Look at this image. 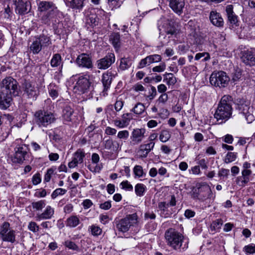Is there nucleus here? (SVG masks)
<instances>
[{"instance_id": "obj_1", "label": "nucleus", "mask_w": 255, "mask_h": 255, "mask_svg": "<svg viewBox=\"0 0 255 255\" xmlns=\"http://www.w3.org/2000/svg\"><path fill=\"white\" fill-rule=\"evenodd\" d=\"M231 103L232 97L230 96L224 95L221 98L214 115L219 124L226 122L231 118L232 114Z\"/></svg>"}, {"instance_id": "obj_2", "label": "nucleus", "mask_w": 255, "mask_h": 255, "mask_svg": "<svg viewBox=\"0 0 255 255\" xmlns=\"http://www.w3.org/2000/svg\"><path fill=\"white\" fill-rule=\"evenodd\" d=\"M167 245L174 250H180L184 242V236L173 228L167 230L164 234Z\"/></svg>"}, {"instance_id": "obj_3", "label": "nucleus", "mask_w": 255, "mask_h": 255, "mask_svg": "<svg viewBox=\"0 0 255 255\" xmlns=\"http://www.w3.org/2000/svg\"><path fill=\"white\" fill-rule=\"evenodd\" d=\"M34 119L36 125L40 128H46L56 121L55 115L47 111L39 110L34 115Z\"/></svg>"}, {"instance_id": "obj_4", "label": "nucleus", "mask_w": 255, "mask_h": 255, "mask_svg": "<svg viewBox=\"0 0 255 255\" xmlns=\"http://www.w3.org/2000/svg\"><path fill=\"white\" fill-rule=\"evenodd\" d=\"M236 102V108L239 114L244 116L248 123H252L255 120V117L252 113L253 109L250 106V102L243 98H238Z\"/></svg>"}, {"instance_id": "obj_5", "label": "nucleus", "mask_w": 255, "mask_h": 255, "mask_svg": "<svg viewBox=\"0 0 255 255\" xmlns=\"http://www.w3.org/2000/svg\"><path fill=\"white\" fill-rule=\"evenodd\" d=\"M38 9L41 12H46L45 15L42 16L41 19L44 23H47L50 18L52 17L53 15L59 12L56 5L52 1H41L38 5Z\"/></svg>"}, {"instance_id": "obj_6", "label": "nucleus", "mask_w": 255, "mask_h": 255, "mask_svg": "<svg viewBox=\"0 0 255 255\" xmlns=\"http://www.w3.org/2000/svg\"><path fill=\"white\" fill-rule=\"evenodd\" d=\"M230 78L226 72L220 71L213 72L210 78V83L216 87L224 88L228 86Z\"/></svg>"}, {"instance_id": "obj_7", "label": "nucleus", "mask_w": 255, "mask_h": 255, "mask_svg": "<svg viewBox=\"0 0 255 255\" xmlns=\"http://www.w3.org/2000/svg\"><path fill=\"white\" fill-rule=\"evenodd\" d=\"M51 44V39L49 36L44 34L35 37L30 46V50L33 54H38L42 47H47Z\"/></svg>"}, {"instance_id": "obj_8", "label": "nucleus", "mask_w": 255, "mask_h": 255, "mask_svg": "<svg viewBox=\"0 0 255 255\" xmlns=\"http://www.w3.org/2000/svg\"><path fill=\"white\" fill-rule=\"evenodd\" d=\"M1 91L16 96L18 94V83L11 77H6L2 81Z\"/></svg>"}, {"instance_id": "obj_9", "label": "nucleus", "mask_w": 255, "mask_h": 255, "mask_svg": "<svg viewBox=\"0 0 255 255\" xmlns=\"http://www.w3.org/2000/svg\"><path fill=\"white\" fill-rule=\"evenodd\" d=\"M194 197L198 199L204 201L207 199H212L214 200L215 195H214L210 187L207 184H203L200 185L195 192H194Z\"/></svg>"}, {"instance_id": "obj_10", "label": "nucleus", "mask_w": 255, "mask_h": 255, "mask_svg": "<svg viewBox=\"0 0 255 255\" xmlns=\"http://www.w3.org/2000/svg\"><path fill=\"white\" fill-rule=\"evenodd\" d=\"M0 236L4 242L13 243L15 241V232L10 228V224L8 222H4L1 227Z\"/></svg>"}, {"instance_id": "obj_11", "label": "nucleus", "mask_w": 255, "mask_h": 255, "mask_svg": "<svg viewBox=\"0 0 255 255\" xmlns=\"http://www.w3.org/2000/svg\"><path fill=\"white\" fill-rule=\"evenodd\" d=\"M136 221V216L135 214L130 215L120 220L116 227L119 231L125 233L129 230L130 226L135 224Z\"/></svg>"}, {"instance_id": "obj_12", "label": "nucleus", "mask_w": 255, "mask_h": 255, "mask_svg": "<svg viewBox=\"0 0 255 255\" xmlns=\"http://www.w3.org/2000/svg\"><path fill=\"white\" fill-rule=\"evenodd\" d=\"M234 6L232 4H229L226 6V13L227 17V22L231 29H235L239 26L238 16L234 11Z\"/></svg>"}, {"instance_id": "obj_13", "label": "nucleus", "mask_w": 255, "mask_h": 255, "mask_svg": "<svg viewBox=\"0 0 255 255\" xmlns=\"http://www.w3.org/2000/svg\"><path fill=\"white\" fill-rule=\"evenodd\" d=\"M76 63L79 67L87 69H92L94 66L91 55L85 53L78 56Z\"/></svg>"}, {"instance_id": "obj_14", "label": "nucleus", "mask_w": 255, "mask_h": 255, "mask_svg": "<svg viewBox=\"0 0 255 255\" xmlns=\"http://www.w3.org/2000/svg\"><path fill=\"white\" fill-rule=\"evenodd\" d=\"M23 88L24 94L29 99L35 100L39 95L38 88L31 82L25 81L23 84Z\"/></svg>"}, {"instance_id": "obj_15", "label": "nucleus", "mask_w": 255, "mask_h": 255, "mask_svg": "<svg viewBox=\"0 0 255 255\" xmlns=\"http://www.w3.org/2000/svg\"><path fill=\"white\" fill-rule=\"evenodd\" d=\"M90 75L85 74L79 77L75 87L82 93H86L90 90L91 82L90 81Z\"/></svg>"}, {"instance_id": "obj_16", "label": "nucleus", "mask_w": 255, "mask_h": 255, "mask_svg": "<svg viewBox=\"0 0 255 255\" xmlns=\"http://www.w3.org/2000/svg\"><path fill=\"white\" fill-rule=\"evenodd\" d=\"M115 61V54L113 53H108L104 57L98 60L96 65L99 69L105 70L110 67Z\"/></svg>"}, {"instance_id": "obj_17", "label": "nucleus", "mask_w": 255, "mask_h": 255, "mask_svg": "<svg viewBox=\"0 0 255 255\" xmlns=\"http://www.w3.org/2000/svg\"><path fill=\"white\" fill-rule=\"evenodd\" d=\"M15 153L12 158L13 162L20 163L24 160L27 154L28 148L25 144L20 145L14 148Z\"/></svg>"}, {"instance_id": "obj_18", "label": "nucleus", "mask_w": 255, "mask_h": 255, "mask_svg": "<svg viewBox=\"0 0 255 255\" xmlns=\"http://www.w3.org/2000/svg\"><path fill=\"white\" fill-rule=\"evenodd\" d=\"M14 4L15 12L19 14H25L30 10V3L27 0H15Z\"/></svg>"}, {"instance_id": "obj_19", "label": "nucleus", "mask_w": 255, "mask_h": 255, "mask_svg": "<svg viewBox=\"0 0 255 255\" xmlns=\"http://www.w3.org/2000/svg\"><path fill=\"white\" fill-rule=\"evenodd\" d=\"M242 61L247 65H255V53L252 50H244L241 52Z\"/></svg>"}, {"instance_id": "obj_20", "label": "nucleus", "mask_w": 255, "mask_h": 255, "mask_svg": "<svg viewBox=\"0 0 255 255\" xmlns=\"http://www.w3.org/2000/svg\"><path fill=\"white\" fill-rule=\"evenodd\" d=\"M154 142H149L145 144H140L137 151V155L140 158H146L148 153L153 149Z\"/></svg>"}, {"instance_id": "obj_21", "label": "nucleus", "mask_w": 255, "mask_h": 255, "mask_svg": "<svg viewBox=\"0 0 255 255\" xmlns=\"http://www.w3.org/2000/svg\"><path fill=\"white\" fill-rule=\"evenodd\" d=\"M145 129L144 128H135L133 130L130 136L131 142L133 144H137L141 142L144 137Z\"/></svg>"}, {"instance_id": "obj_22", "label": "nucleus", "mask_w": 255, "mask_h": 255, "mask_svg": "<svg viewBox=\"0 0 255 255\" xmlns=\"http://www.w3.org/2000/svg\"><path fill=\"white\" fill-rule=\"evenodd\" d=\"M209 19L214 26L218 27H223L224 24V21L221 14L216 11L212 10L210 13Z\"/></svg>"}, {"instance_id": "obj_23", "label": "nucleus", "mask_w": 255, "mask_h": 255, "mask_svg": "<svg viewBox=\"0 0 255 255\" xmlns=\"http://www.w3.org/2000/svg\"><path fill=\"white\" fill-rule=\"evenodd\" d=\"M85 154L84 151L78 149L73 155L72 160L69 162L68 166L70 168H74L77 166L78 163H82Z\"/></svg>"}, {"instance_id": "obj_24", "label": "nucleus", "mask_w": 255, "mask_h": 255, "mask_svg": "<svg viewBox=\"0 0 255 255\" xmlns=\"http://www.w3.org/2000/svg\"><path fill=\"white\" fill-rule=\"evenodd\" d=\"M170 7L177 14L180 15L182 12L185 3L184 0H166Z\"/></svg>"}, {"instance_id": "obj_25", "label": "nucleus", "mask_w": 255, "mask_h": 255, "mask_svg": "<svg viewBox=\"0 0 255 255\" xmlns=\"http://www.w3.org/2000/svg\"><path fill=\"white\" fill-rule=\"evenodd\" d=\"M12 96L10 94L1 91L0 94V108L1 109H6L10 106Z\"/></svg>"}, {"instance_id": "obj_26", "label": "nucleus", "mask_w": 255, "mask_h": 255, "mask_svg": "<svg viewBox=\"0 0 255 255\" xmlns=\"http://www.w3.org/2000/svg\"><path fill=\"white\" fill-rule=\"evenodd\" d=\"M54 209L50 206H47L43 212L36 215L37 220H48L51 219L54 214Z\"/></svg>"}, {"instance_id": "obj_27", "label": "nucleus", "mask_w": 255, "mask_h": 255, "mask_svg": "<svg viewBox=\"0 0 255 255\" xmlns=\"http://www.w3.org/2000/svg\"><path fill=\"white\" fill-rule=\"evenodd\" d=\"M112 80L113 76L111 72H105L103 74L102 82L104 87L103 93L104 96L107 95L106 92L110 89Z\"/></svg>"}, {"instance_id": "obj_28", "label": "nucleus", "mask_w": 255, "mask_h": 255, "mask_svg": "<svg viewBox=\"0 0 255 255\" xmlns=\"http://www.w3.org/2000/svg\"><path fill=\"white\" fill-rule=\"evenodd\" d=\"M252 174L250 170H243L242 171V176H239L236 179V183L240 186H245L250 181V176Z\"/></svg>"}, {"instance_id": "obj_29", "label": "nucleus", "mask_w": 255, "mask_h": 255, "mask_svg": "<svg viewBox=\"0 0 255 255\" xmlns=\"http://www.w3.org/2000/svg\"><path fill=\"white\" fill-rule=\"evenodd\" d=\"M158 207L160 211V215L163 218H168L171 216L172 212L169 210V204L165 202H159Z\"/></svg>"}, {"instance_id": "obj_30", "label": "nucleus", "mask_w": 255, "mask_h": 255, "mask_svg": "<svg viewBox=\"0 0 255 255\" xmlns=\"http://www.w3.org/2000/svg\"><path fill=\"white\" fill-rule=\"evenodd\" d=\"M104 146L106 149L117 151L120 147V144L117 141H113L110 138L104 141Z\"/></svg>"}, {"instance_id": "obj_31", "label": "nucleus", "mask_w": 255, "mask_h": 255, "mask_svg": "<svg viewBox=\"0 0 255 255\" xmlns=\"http://www.w3.org/2000/svg\"><path fill=\"white\" fill-rule=\"evenodd\" d=\"M85 0H71L69 1L68 5L72 9L81 10L84 6Z\"/></svg>"}, {"instance_id": "obj_32", "label": "nucleus", "mask_w": 255, "mask_h": 255, "mask_svg": "<svg viewBox=\"0 0 255 255\" xmlns=\"http://www.w3.org/2000/svg\"><path fill=\"white\" fill-rule=\"evenodd\" d=\"M80 223V219L77 216H71L67 219L66 225L70 228H75Z\"/></svg>"}, {"instance_id": "obj_33", "label": "nucleus", "mask_w": 255, "mask_h": 255, "mask_svg": "<svg viewBox=\"0 0 255 255\" xmlns=\"http://www.w3.org/2000/svg\"><path fill=\"white\" fill-rule=\"evenodd\" d=\"M74 110L70 106H66L63 110L62 117L64 120L67 122H70L72 121V118Z\"/></svg>"}, {"instance_id": "obj_34", "label": "nucleus", "mask_w": 255, "mask_h": 255, "mask_svg": "<svg viewBox=\"0 0 255 255\" xmlns=\"http://www.w3.org/2000/svg\"><path fill=\"white\" fill-rule=\"evenodd\" d=\"M110 40L115 48H118L120 47L121 37L119 33H113L110 35Z\"/></svg>"}, {"instance_id": "obj_35", "label": "nucleus", "mask_w": 255, "mask_h": 255, "mask_svg": "<svg viewBox=\"0 0 255 255\" xmlns=\"http://www.w3.org/2000/svg\"><path fill=\"white\" fill-rule=\"evenodd\" d=\"M48 91L50 97L55 99L59 95V88L54 83H51L48 86Z\"/></svg>"}, {"instance_id": "obj_36", "label": "nucleus", "mask_w": 255, "mask_h": 255, "mask_svg": "<svg viewBox=\"0 0 255 255\" xmlns=\"http://www.w3.org/2000/svg\"><path fill=\"white\" fill-rule=\"evenodd\" d=\"M163 76V82L168 86L174 85L177 81L176 77L172 73H166Z\"/></svg>"}, {"instance_id": "obj_37", "label": "nucleus", "mask_w": 255, "mask_h": 255, "mask_svg": "<svg viewBox=\"0 0 255 255\" xmlns=\"http://www.w3.org/2000/svg\"><path fill=\"white\" fill-rule=\"evenodd\" d=\"M145 109V107L143 104L138 103L132 109L131 111L136 115H141L144 112Z\"/></svg>"}, {"instance_id": "obj_38", "label": "nucleus", "mask_w": 255, "mask_h": 255, "mask_svg": "<svg viewBox=\"0 0 255 255\" xmlns=\"http://www.w3.org/2000/svg\"><path fill=\"white\" fill-rule=\"evenodd\" d=\"M61 63V56L59 54H55L53 55L51 61V66L53 67H57Z\"/></svg>"}, {"instance_id": "obj_39", "label": "nucleus", "mask_w": 255, "mask_h": 255, "mask_svg": "<svg viewBox=\"0 0 255 255\" xmlns=\"http://www.w3.org/2000/svg\"><path fill=\"white\" fill-rule=\"evenodd\" d=\"M146 186L141 183L137 184L134 187L135 193L137 196H142L146 190Z\"/></svg>"}, {"instance_id": "obj_40", "label": "nucleus", "mask_w": 255, "mask_h": 255, "mask_svg": "<svg viewBox=\"0 0 255 255\" xmlns=\"http://www.w3.org/2000/svg\"><path fill=\"white\" fill-rule=\"evenodd\" d=\"M89 231H90L91 234L94 236H99L102 233V229L96 225H93L89 227Z\"/></svg>"}, {"instance_id": "obj_41", "label": "nucleus", "mask_w": 255, "mask_h": 255, "mask_svg": "<svg viewBox=\"0 0 255 255\" xmlns=\"http://www.w3.org/2000/svg\"><path fill=\"white\" fill-rule=\"evenodd\" d=\"M242 75V70L239 68H236L232 74V81L234 83L239 81L241 79Z\"/></svg>"}, {"instance_id": "obj_42", "label": "nucleus", "mask_w": 255, "mask_h": 255, "mask_svg": "<svg viewBox=\"0 0 255 255\" xmlns=\"http://www.w3.org/2000/svg\"><path fill=\"white\" fill-rule=\"evenodd\" d=\"M131 65L130 59L126 58H123L121 60L120 68L122 70L128 69Z\"/></svg>"}, {"instance_id": "obj_43", "label": "nucleus", "mask_w": 255, "mask_h": 255, "mask_svg": "<svg viewBox=\"0 0 255 255\" xmlns=\"http://www.w3.org/2000/svg\"><path fill=\"white\" fill-rule=\"evenodd\" d=\"M171 137V134L168 130L165 129L161 131L159 135V139L163 142L168 141Z\"/></svg>"}, {"instance_id": "obj_44", "label": "nucleus", "mask_w": 255, "mask_h": 255, "mask_svg": "<svg viewBox=\"0 0 255 255\" xmlns=\"http://www.w3.org/2000/svg\"><path fill=\"white\" fill-rule=\"evenodd\" d=\"M31 205L32 208L35 210L40 211L45 206V203L44 200H40L32 202Z\"/></svg>"}, {"instance_id": "obj_45", "label": "nucleus", "mask_w": 255, "mask_h": 255, "mask_svg": "<svg viewBox=\"0 0 255 255\" xmlns=\"http://www.w3.org/2000/svg\"><path fill=\"white\" fill-rule=\"evenodd\" d=\"M133 173L138 178L142 177L145 175L143 172L142 167L140 165H135L133 168Z\"/></svg>"}, {"instance_id": "obj_46", "label": "nucleus", "mask_w": 255, "mask_h": 255, "mask_svg": "<svg viewBox=\"0 0 255 255\" xmlns=\"http://www.w3.org/2000/svg\"><path fill=\"white\" fill-rule=\"evenodd\" d=\"M204 57L202 59L203 61H206L210 59V56L208 53L203 52V53H198L196 54L195 57V59L196 60H198L200 59L201 58Z\"/></svg>"}, {"instance_id": "obj_47", "label": "nucleus", "mask_w": 255, "mask_h": 255, "mask_svg": "<svg viewBox=\"0 0 255 255\" xmlns=\"http://www.w3.org/2000/svg\"><path fill=\"white\" fill-rule=\"evenodd\" d=\"M67 192V190L63 188H57L55 189L51 194V198L52 199L56 198L59 195H63L65 194Z\"/></svg>"}, {"instance_id": "obj_48", "label": "nucleus", "mask_w": 255, "mask_h": 255, "mask_svg": "<svg viewBox=\"0 0 255 255\" xmlns=\"http://www.w3.org/2000/svg\"><path fill=\"white\" fill-rule=\"evenodd\" d=\"M237 158V153L229 152L227 153L225 158V162L226 163H230L236 160Z\"/></svg>"}, {"instance_id": "obj_49", "label": "nucleus", "mask_w": 255, "mask_h": 255, "mask_svg": "<svg viewBox=\"0 0 255 255\" xmlns=\"http://www.w3.org/2000/svg\"><path fill=\"white\" fill-rule=\"evenodd\" d=\"M151 64L149 56H146L145 58L141 59L138 64V68L140 69L149 65Z\"/></svg>"}, {"instance_id": "obj_50", "label": "nucleus", "mask_w": 255, "mask_h": 255, "mask_svg": "<svg viewBox=\"0 0 255 255\" xmlns=\"http://www.w3.org/2000/svg\"><path fill=\"white\" fill-rule=\"evenodd\" d=\"M156 94L157 92L155 87L154 86H151L150 91L149 92V95H145L144 97L146 99L152 100L155 97Z\"/></svg>"}, {"instance_id": "obj_51", "label": "nucleus", "mask_w": 255, "mask_h": 255, "mask_svg": "<svg viewBox=\"0 0 255 255\" xmlns=\"http://www.w3.org/2000/svg\"><path fill=\"white\" fill-rule=\"evenodd\" d=\"M64 245L69 249L77 251L79 249L78 247L76 244L71 241L68 240L65 242Z\"/></svg>"}, {"instance_id": "obj_52", "label": "nucleus", "mask_w": 255, "mask_h": 255, "mask_svg": "<svg viewBox=\"0 0 255 255\" xmlns=\"http://www.w3.org/2000/svg\"><path fill=\"white\" fill-rule=\"evenodd\" d=\"M166 69V64L165 63H161L159 65L152 68V70L154 72L160 73L163 72Z\"/></svg>"}, {"instance_id": "obj_53", "label": "nucleus", "mask_w": 255, "mask_h": 255, "mask_svg": "<svg viewBox=\"0 0 255 255\" xmlns=\"http://www.w3.org/2000/svg\"><path fill=\"white\" fill-rule=\"evenodd\" d=\"M28 229L33 233L37 232L39 231V227L34 222H30L28 225Z\"/></svg>"}, {"instance_id": "obj_54", "label": "nucleus", "mask_w": 255, "mask_h": 255, "mask_svg": "<svg viewBox=\"0 0 255 255\" xmlns=\"http://www.w3.org/2000/svg\"><path fill=\"white\" fill-rule=\"evenodd\" d=\"M120 185L122 186V189L127 191H132L133 190V186L128 180L122 182Z\"/></svg>"}, {"instance_id": "obj_55", "label": "nucleus", "mask_w": 255, "mask_h": 255, "mask_svg": "<svg viewBox=\"0 0 255 255\" xmlns=\"http://www.w3.org/2000/svg\"><path fill=\"white\" fill-rule=\"evenodd\" d=\"M168 99V96L167 94V93H163V94H162L159 96V97L156 101V103H157L158 104H164L167 101Z\"/></svg>"}, {"instance_id": "obj_56", "label": "nucleus", "mask_w": 255, "mask_h": 255, "mask_svg": "<svg viewBox=\"0 0 255 255\" xmlns=\"http://www.w3.org/2000/svg\"><path fill=\"white\" fill-rule=\"evenodd\" d=\"M129 133L127 130L119 131L117 137L120 139H127L129 136Z\"/></svg>"}, {"instance_id": "obj_57", "label": "nucleus", "mask_w": 255, "mask_h": 255, "mask_svg": "<svg viewBox=\"0 0 255 255\" xmlns=\"http://www.w3.org/2000/svg\"><path fill=\"white\" fill-rule=\"evenodd\" d=\"M54 172V169L53 168H50L47 170L46 173L44 175V182H48L50 180L52 175Z\"/></svg>"}, {"instance_id": "obj_58", "label": "nucleus", "mask_w": 255, "mask_h": 255, "mask_svg": "<svg viewBox=\"0 0 255 255\" xmlns=\"http://www.w3.org/2000/svg\"><path fill=\"white\" fill-rule=\"evenodd\" d=\"M114 125L118 128H124L128 126V123L126 120H115L114 121Z\"/></svg>"}, {"instance_id": "obj_59", "label": "nucleus", "mask_w": 255, "mask_h": 255, "mask_svg": "<svg viewBox=\"0 0 255 255\" xmlns=\"http://www.w3.org/2000/svg\"><path fill=\"white\" fill-rule=\"evenodd\" d=\"M244 251L247 254H254L255 253V245L251 244L248 246H246L244 248Z\"/></svg>"}, {"instance_id": "obj_60", "label": "nucleus", "mask_w": 255, "mask_h": 255, "mask_svg": "<svg viewBox=\"0 0 255 255\" xmlns=\"http://www.w3.org/2000/svg\"><path fill=\"white\" fill-rule=\"evenodd\" d=\"M222 224V220L221 219H218L213 222L212 227L213 228L214 230H216L220 229Z\"/></svg>"}, {"instance_id": "obj_61", "label": "nucleus", "mask_w": 255, "mask_h": 255, "mask_svg": "<svg viewBox=\"0 0 255 255\" xmlns=\"http://www.w3.org/2000/svg\"><path fill=\"white\" fill-rule=\"evenodd\" d=\"M151 64L153 63L159 62L161 61V57L158 54H153L149 55Z\"/></svg>"}, {"instance_id": "obj_62", "label": "nucleus", "mask_w": 255, "mask_h": 255, "mask_svg": "<svg viewBox=\"0 0 255 255\" xmlns=\"http://www.w3.org/2000/svg\"><path fill=\"white\" fill-rule=\"evenodd\" d=\"M230 173V170L227 169L221 168L218 172V176L220 177L227 178Z\"/></svg>"}, {"instance_id": "obj_63", "label": "nucleus", "mask_w": 255, "mask_h": 255, "mask_svg": "<svg viewBox=\"0 0 255 255\" xmlns=\"http://www.w3.org/2000/svg\"><path fill=\"white\" fill-rule=\"evenodd\" d=\"M41 181L40 174L39 173H37L34 174L32 178V182L33 185H37L40 183Z\"/></svg>"}, {"instance_id": "obj_64", "label": "nucleus", "mask_w": 255, "mask_h": 255, "mask_svg": "<svg viewBox=\"0 0 255 255\" xmlns=\"http://www.w3.org/2000/svg\"><path fill=\"white\" fill-rule=\"evenodd\" d=\"M99 207L101 209L103 210H109L112 207L111 202L110 201H106L103 203L100 204Z\"/></svg>"}]
</instances>
